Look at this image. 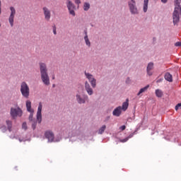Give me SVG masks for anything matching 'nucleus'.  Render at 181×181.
Listing matches in <instances>:
<instances>
[{
    "mask_svg": "<svg viewBox=\"0 0 181 181\" xmlns=\"http://www.w3.org/2000/svg\"><path fill=\"white\" fill-rule=\"evenodd\" d=\"M53 33H54V35L57 34V33L56 32V27L55 26L53 28Z\"/></svg>",
    "mask_w": 181,
    "mask_h": 181,
    "instance_id": "obj_36",
    "label": "nucleus"
},
{
    "mask_svg": "<svg viewBox=\"0 0 181 181\" xmlns=\"http://www.w3.org/2000/svg\"><path fill=\"white\" fill-rule=\"evenodd\" d=\"M86 45L90 47L91 46V42H90V40H88V36L86 35L84 37Z\"/></svg>",
    "mask_w": 181,
    "mask_h": 181,
    "instance_id": "obj_22",
    "label": "nucleus"
},
{
    "mask_svg": "<svg viewBox=\"0 0 181 181\" xmlns=\"http://www.w3.org/2000/svg\"><path fill=\"white\" fill-rule=\"evenodd\" d=\"M128 4L131 13L138 15V8H136V2H135V0H131L128 2Z\"/></svg>",
    "mask_w": 181,
    "mask_h": 181,
    "instance_id": "obj_4",
    "label": "nucleus"
},
{
    "mask_svg": "<svg viewBox=\"0 0 181 181\" xmlns=\"http://www.w3.org/2000/svg\"><path fill=\"white\" fill-rule=\"evenodd\" d=\"M149 3V0H144V12H147L148 11V4Z\"/></svg>",
    "mask_w": 181,
    "mask_h": 181,
    "instance_id": "obj_21",
    "label": "nucleus"
},
{
    "mask_svg": "<svg viewBox=\"0 0 181 181\" xmlns=\"http://www.w3.org/2000/svg\"><path fill=\"white\" fill-rule=\"evenodd\" d=\"M88 9H90V4H88V3H84V5H83V10H84V11H88Z\"/></svg>",
    "mask_w": 181,
    "mask_h": 181,
    "instance_id": "obj_25",
    "label": "nucleus"
},
{
    "mask_svg": "<svg viewBox=\"0 0 181 181\" xmlns=\"http://www.w3.org/2000/svg\"><path fill=\"white\" fill-rule=\"evenodd\" d=\"M164 78L167 81H169L170 83H172V81H173V77L172 76V74H170V73L169 72L165 73Z\"/></svg>",
    "mask_w": 181,
    "mask_h": 181,
    "instance_id": "obj_16",
    "label": "nucleus"
},
{
    "mask_svg": "<svg viewBox=\"0 0 181 181\" xmlns=\"http://www.w3.org/2000/svg\"><path fill=\"white\" fill-rule=\"evenodd\" d=\"M1 1H0V15H1Z\"/></svg>",
    "mask_w": 181,
    "mask_h": 181,
    "instance_id": "obj_39",
    "label": "nucleus"
},
{
    "mask_svg": "<svg viewBox=\"0 0 181 181\" xmlns=\"http://www.w3.org/2000/svg\"><path fill=\"white\" fill-rule=\"evenodd\" d=\"M10 11H11V13L8 18V21L12 28L13 27V22L15 19V15H16V10L15 9V7L10 6Z\"/></svg>",
    "mask_w": 181,
    "mask_h": 181,
    "instance_id": "obj_5",
    "label": "nucleus"
},
{
    "mask_svg": "<svg viewBox=\"0 0 181 181\" xmlns=\"http://www.w3.org/2000/svg\"><path fill=\"white\" fill-rule=\"evenodd\" d=\"M175 9L173 14V19L174 25L179 23L181 16V0L174 1Z\"/></svg>",
    "mask_w": 181,
    "mask_h": 181,
    "instance_id": "obj_2",
    "label": "nucleus"
},
{
    "mask_svg": "<svg viewBox=\"0 0 181 181\" xmlns=\"http://www.w3.org/2000/svg\"><path fill=\"white\" fill-rule=\"evenodd\" d=\"M161 2H163V4H166L168 2V0H161Z\"/></svg>",
    "mask_w": 181,
    "mask_h": 181,
    "instance_id": "obj_37",
    "label": "nucleus"
},
{
    "mask_svg": "<svg viewBox=\"0 0 181 181\" xmlns=\"http://www.w3.org/2000/svg\"><path fill=\"white\" fill-rule=\"evenodd\" d=\"M85 88L88 95H93V94H94V91L93 90V88H91V86L88 81L85 82Z\"/></svg>",
    "mask_w": 181,
    "mask_h": 181,
    "instance_id": "obj_12",
    "label": "nucleus"
},
{
    "mask_svg": "<svg viewBox=\"0 0 181 181\" xmlns=\"http://www.w3.org/2000/svg\"><path fill=\"white\" fill-rule=\"evenodd\" d=\"M22 128H23V129H25V131H26L28 129V124H26V122L23 123Z\"/></svg>",
    "mask_w": 181,
    "mask_h": 181,
    "instance_id": "obj_26",
    "label": "nucleus"
},
{
    "mask_svg": "<svg viewBox=\"0 0 181 181\" xmlns=\"http://www.w3.org/2000/svg\"><path fill=\"white\" fill-rule=\"evenodd\" d=\"M156 95L158 98H161V97H163V92L160 89H156Z\"/></svg>",
    "mask_w": 181,
    "mask_h": 181,
    "instance_id": "obj_17",
    "label": "nucleus"
},
{
    "mask_svg": "<svg viewBox=\"0 0 181 181\" xmlns=\"http://www.w3.org/2000/svg\"><path fill=\"white\" fill-rule=\"evenodd\" d=\"M129 100L127 99L126 102L123 103L122 110L123 111H127L128 110V106L129 105V103H128Z\"/></svg>",
    "mask_w": 181,
    "mask_h": 181,
    "instance_id": "obj_18",
    "label": "nucleus"
},
{
    "mask_svg": "<svg viewBox=\"0 0 181 181\" xmlns=\"http://www.w3.org/2000/svg\"><path fill=\"white\" fill-rule=\"evenodd\" d=\"M179 108H181V103H178L176 105L175 111H177V110H179Z\"/></svg>",
    "mask_w": 181,
    "mask_h": 181,
    "instance_id": "obj_29",
    "label": "nucleus"
},
{
    "mask_svg": "<svg viewBox=\"0 0 181 181\" xmlns=\"http://www.w3.org/2000/svg\"><path fill=\"white\" fill-rule=\"evenodd\" d=\"M20 91L24 98H29V95H30V89L29 88V86L28 83H26V82L21 83Z\"/></svg>",
    "mask_w": 181,
    "mask_h": 181,
    "instance_id": "obj_3",
    "label": "nucleus"
},
{
    "mask_svg": "<svg viewBox=\"0 0 181 181\" xmlns=\"http://www.w3.org/2000/svg\"><path fill=\"white\" fill-rule=\"evenodd\" d=\"M153 70V63L150 62L148 63L146 69L148 76H152V74H153V72H152Z\"/></svg>",
    "mask_w": 181,
    "mask_h": 181,
    "instance_id": "obj_13",
    "label": "nucleus"
},
{
    "mask_svg": "<svg viewBox=\"0 0 181 181\" xmlns=\"http://www.w3.org/2000/svg\"><path fill=\"white\" fill-rule=\"evenodd\" d=\"M30 116H29V121H33V112H30Z\"/></svg>",
    "mask_w": 181,
    "mask_h": 181,
    "instance_id": "obj_28",
    "label": "nucleus"
},
{
    "mask_svg": "<svg viewBox=\"0 0 181 181\" xmlns=\"http://www.w3.org/2000/svg\"><path fill=\"white\" fill-rule=\"evenodd\" d=\"M52 80H54V78H55L54 75H52Z\"/></svg>",
    "mask_w": 181,
    "mask_h": 181,
    "instance_id": "obj_38",
    "label": "nucleus"
},
{
    "mask_svg": "<svg viewBox=\"0 0 181 181\" xmlns=\"http://www.w3.org/2000/svg\"><path fill=\"white\" fill-rule=\"evenodd\" d=\"M148 88H149V85H147L144 88H141L139 92L137 93V95H139L140 94H142V93H145V91H147Z\"/></svg>",
    "mask_w": 181,
    "mask_h": 181,
    "instance_id": "obj_20",
    "label": "nucleus"
},
{
    "mask_svg": "<svg viewBox=\"0 0 181 181\" xmlns=\"http://www.w3.org/2000/svg\"><path fill=\"white\" fill-rule=\"evenodd\" d=\"M105 128H107V126L105 125L102 126L98 130V134H100V135L104 134V131H105Z\"/></svg>",
    "mask_w": 181,
    "mask_h": 181,
    "instance_id": "obj_23",
    "label": "nucleus"
},
{
    "mask_svg": "<svg viewBox=\"0 0 181 181\" xmlns=\"http://www.w3.org/2000/svg\"><path fill=\"white\" fill-rule=\"evenodd\" d=\"M85 76H86V78H88V80H89V82L90 83L93 88H95V87L97 86V80L95 78H94V76H93V75L91 74L87 73L86 71H85Z\"/></svg>",
    "mask_w": 181,
    "mask_h": 181,
    "instance_id": "obj_6",
    "label": "nucleus"
},
{
    "mask_svg": "<svg viewBox=\"0 0 181 181\" xmlns=\"http://www.w3.org/2000/svg\"><path fill=\"white\" fill-rule=\"evenodd\" d=\"M42 11L45 21H50V18H52V12L50 11V10L47 8V7H43Z\"/></svg>",
    "mask_w": 181,
    "mask_h": 181,
    "instance_id": "obj_9",
    "label": "nucleus"
},
{
    "mask_svg": "<svg viewBox=\"0 0 181 181\" xmlns=\"http://www.w3.org/2000/svg\"><path fill=\"white\" fill-rule=\"evenodd\" d=\"M67 8L69 10L74 9V4H73V3H71V1H69L68 4H67Z\"/></svg>",
    "mask_w": 181,
    "mask_h": 181,
    "instance_id": "obj_24",
    "label": "nucleus"
},
{
    "mask_svg": "<svg viewBox=\"0 0 181 181\" xmlns=\"http://www.w3.org/2000/svg\"><path fill=\"white\" fill-rule=\"evenodd\" d=\"M134 135H135V133H132L127 138H128V139H131V138H132Z\"/></svg>",
    "mask_w": 181,
    "mask_h": 181,
    "instance_id": "obj_31",
    "label": "nucleus"
},
{
    "mask_svg": "<svg viewBox=\"0 0 181 181\" xmlns=\"http://www.w3.org/2000/svg\"><path fill=\"white\" fill-rule=\"evenodd\" d=\"M175 46H176L177 47H181V42H177L175 44Z\"/></svg>",
    "mask_w": 181,
    "mask_h": 181,
    "instance_id": "obj_30",
    "label": "nucleus"
},
{
    "mask_svg": "<svg viewBox=\"0 0 181 181\" xmlns=\"http://www.w3.org/2000/svg\"><path fill=\"white\" fill-rule=\"evenodd\" d=\"M76 101L78 103V104H85L86 101H88V96L87 95H84L83 97H81V95L77 94Z\"/></svg>",
    "mask_w": 181,
    "mask_h": 181,
    "instance_id": "obj_10",
    "label": "nucleus"
},
{
    "mask_svg": "<svg viewBox=\"0 0 181 181\" xmlns=\"http://www.w3.org/2000/svg\"><path fill=\"white\" fill-rule=\"evenodd\" d=\"M42 108H43V105H42V102H40L37 111V121H38L39 124L42 122Z\"/></svg>",
    "mask_w": 181,
    "mask_h": 181,
    "instance_id": "obj_8",
    "label": "nucleus"
},
{
    "mask_svg": "<svg viewBox=\"0 0 181 181\" xmlns=\"http://www.w3.org/2000/svg\"><path fill=\"white\" fill-rule=\"evenodd\" d=\"M22 110L21 108H13L11 109V115L13 118H16V117H22Z\"/></svg>",
    "mask_w": 181,
    "mask_h": 181,
    "instance_id": "obj_7",
    "label": "nucleus"
},
{
    "mask_svg": "<svg viewBox=\"0 0 181 181\" xmlns=\"http://www.w3.org/2000/svg\"><path fill=\"white\" fill-rule=\"evenodd\" d=\"M122 110V107H121V106H119L113 110L112 114L113 115H115V117H119L121 115Z\"/></svg>",
    "mask_w": 181,
    "mask_h": 181,
    "instance_id": "obj_14",
    "label": "nucleus"
},
{
    "mask_svg": "<svg viewBox=\"0 0 181 181\" xmlns=\"http://www.w3.org/2000/svg\"><path fill=\"white\" fill-rule=\"evenodd\" d=\"M70 15H72V16H76V13L74 12V10L73 8L69 10Z\"/></svg>",
    "mask_w": 181,
    "mask_h": 181,
    "instance_id": "obj_27",
    "label": "nucleus"
},
{
    "mask_svg": "<svg viewBox=\"0 0 181 181\" xmlns=\"http://www.w3.org/2000/svg\"><path fill=\"white\" fill-rule=\"evenodd\" d=\"M128 141V138L127 137H126L125 139H121L120 140V142H122V143H124V142H127Z\"/></svg>",
    "mask_w": 181,
    "mask_h": 181,
    "instance_id": "obj_33",
    "label": "nucleus"
},
{
    "mask_svg": "<svg viewBox=\"0 0 181 181\" xmlns=\"http://www.w3.org/2000/svg\"><path fill=\"white\" fill-rule=\"evenodd\" d=\"M26 108L28 112H35L33 109H32V102H30V100L26 101Z\"/></svg>",
    "mask_w": 181,
    "mask_h": 181,
    "instance_id": "obj_15",
    "label": "nucleus"
},
{
    "mask_svg": "<svg viewBox=\"0 0 181 181\" xmlns=\"http://www.w3.org/2000/svg\"><path fill=\"white\" fill-rule=\"evenodd\" d=\"M6 122L7 128H8L9 132H12V121L6 120Z\"/></svg>",
    "mask_w": 181,
    "mask_h": 181,
    "instance_id": "obj_19",
    "label": "nucleus"
},
{
    "mask_svg": "<svg viewBox=\"0 0 181 181\" xmlns=\"http://www.w3.org/2000/svg\"><path fill=\"white\" fill-rule=\"evenodd\" d=\"M75 4H76L77 5H80V4H81V1L80 0H75Z\"/></svg>",
    "mask_w": 181,
    "mask_h": 181,
    "instance_id": "obj_35",
    "label": "nucleus"
},
{
    "mask_svg": "<svg viewBox=\"0 0 181 181\" xmlns=\"http://www.w3.org/2000/svg\"><path fill=\"white\" fill-rule=\"evenodd\" d=\"M40 71L41 74V80L45 86H50V78L47 74V66L45 63H40Z\"/></svg>",
    "mask_w": 181,
    "mask_h": 181,
    "instance_id": "obj_1",
    "label": "nucleus"
},
{
    "mask_svg": "<svg viewBox=\"0 0 181 181\" xmlns=\"http://www.w3.org/2000/svg\"><path fill=\"white\" fill-rule=\"evenodd\" d=\"M126 128H127V127L125 125H122V127H120L121 131H125Z\"/></svg>",
    "mask_w": 181,
    "mask_h": 181,
    "instance_id": "obj_32",
    "label": "nucleus"
},
{
    "mask_svg": "<svg viewBox=\"0 0 181 181\" xmlns=\"http://www.w3.org/2000/svg\"><path fill=\"white\" fill-rule=\"evenodd\" d=\"M32 127H33V129H36V122L33 123Z\"/></svg>",
    "mask_w": 181,
    "mask_h": 181,
    "instance_id": "obj_34",
    "label": "nucleus"
},
{
    "mask_svg": "<svg viewBox=\"0 0 181 181\" xmlns=\"http://www.w3.org/2000/svg\"><path fill=\"white\" fill-rule=\"evenodd\" d=\"M45 137L48 139L49 142H53L54 141V134L52 131H47L45 133Z\"/></svg>",
    "mask_w": 181,
    "mask_h": 181,
    "instance_id": "obj_11",
    "label": "nucleus"
}]
</instances>
